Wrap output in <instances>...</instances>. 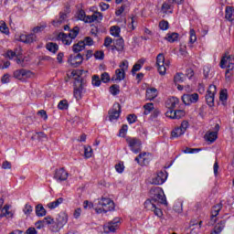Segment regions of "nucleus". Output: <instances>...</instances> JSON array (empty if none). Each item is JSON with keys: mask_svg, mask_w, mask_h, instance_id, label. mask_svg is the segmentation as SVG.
<instances>
[{"mask_svg": "<svg viewBox=\"0 0 234 234\" xmlns=\"http://www.w3.org/2000/svg\"><path fill=\"white\" fill-rule=\"evenodd\" d=\"M45 28H47V25L37 26L33 27L32 32L36 36V34H41Z\"/></svg>", "mask_w": 234, "mask_h": 234, "instance_id": "45", "label": "nucleus"}, {"mask_svg": "<svg viewBox=\"0 0 234 234\" xmlns=\"http://www.w3.org/2000/svg\"><path fill=\"white\" fill-rule=\"evenodd\" d=\"M159 27L161 30H168L169 29V22H167L165 20H162L159 23Z\"/></svg>", "mask_w": 234, "mask_h": 234, "instance_id": "57", "label": "nucleus"}, {"mask_svg": "<svg viewBox=\"0 0 234 234\" xmlns=\"http://www.w3.org/2000/svg\"><path fill=\"white\" fill-rule=\"evenodd\" d=\"M112 45V38L111 37H106L104 39V47L109 48Z\"/></svg>", "mask_w": 234, "mask_h": 234, "instance_id": "62", "label": "nucleus"}, {"mask_svg": "<svg viewBox=\"0 0 234 234\" xmlns=\"http://www.w3.org/2000/svg\"><path fill=\"white\" fill-rule=\"evenodd\" d=\"M43 220L45 224H47L48 226H50L49 227L50 229L52 226H56V221H54V218H52L50 216L44 218Z\"/></svg>", "mask_w": 234, "mask_h": 234, "instance_id": "46", "label": "nucleus"}, {"mask_svg": "<svg viewBox=\"0 0 234 234\" xmlns=\"http://www.w3.org/2000/svg\"><path fill=\"white\" fill-rule=\"evenodd\" d=\"M136 115H134V114H129L128 116H127V122H128V123H130V124H133V123H136Z\"/></svg>", "mask_w": 234, "mask_h": 234, "instance_id": "61", "label": "nucleus"}, {"mask_svg": "<svg viewBox=\"0 0 234 234\" xmlns=\"http://www.w3.org/2000/svg\"><path fill=\"white\" fill-rule=\"evenodd\" d=\"M128 129H129V127L127 126V124H123L122 126V128L120 129L119 136H122V137L125 136Z\"/></svg>", "mask_w": 234, "mask_h": 234, "instance_id": "60", "label": "nucleus"}, {"mask_svg": "<svg viewBox=\"0 0 234 234\" xmlns=\"http://www.w3.org/2000/svg\"><path fill=\"white\" fill-rule=\"evenodd\" d=\"M81 50H85V42L80 41L73 45V52H75V54H79Z\"/></svg>", "mask_w": 234, "mask_h": 234, "instance_id": "35", "label": "nucleus"}, {"mask_svg": "<svg viewBox=\"0 0 234 234\" xmlns=\"http://www.w3.org/2000/svg\"><path fill=\"white\" fill-rule=\"evenodd\" d=\"M180 103V101L176 97H172L166 101L168 108L170 109H176V106Z\"/></svg>", "mask_w": 234, "mask_h": 234, "instance_id": "34", "label": "nucleus"}, {"mask_svg": "<svg viewBox=\"0 0 234 234\" xmlns=\"http://www.w3.org/2000/svg\"><path fill=\"white\" fill-rule=\"evenodd\" d=\"M114 201L109 197H101L95 201V211L99 215L101 213H109L114 211Z\"/></svg>", "mask_w": 234, "mask_h": 234, "instance_id": "2", "label": "nucleus"}, {"mask_svg": "<svg viewBox=\"0 0 234 234\" xmlns=\"http://www.w3.org/2000/svg\"><path fill=\"white\" fill-rule=\"evenodd\" d=\"M167 176H168L167 171L161 170L157 172L155 175H154L150 184L154 186H162V184H165V180H167Z\"/></svg>", "mask_w": 234, "mask_h": 234, "instance_id": "10", "label": "nucleus"}, {"mask_svg": "<svg viewBox=\"0 0 234 234\" xmlns=\"http://www.w3.org/2000/svg\"><path fill=\"white\" fill-rule=\"evenodd\" d=\"M19 41L30 45L31 43H35V41H37V36L33 33L27 35L22 34L20 35Z\"/></svg>", "mask_w": 234, "mask_h": 234, "instance_id": "20", "label": "nucleus"}, {"mask_svg": "<svg viewBox=\"0 0 234 234\" xmlns=\"http://www.w3.org/2000/svg\"><path fill=\"white\" fill-rule=\"evenodd\" d=\"M82 42H84L85 47H92V45H94V40H92V37H86Z\"/></svg>", "mask_w": 234, "mask_h": 234, "instance_id": "59", "label": "nucleus"}, {"mask_svg": "<svg viewBox=\"0 0 234 234\" xmlns=\"http://www.w3.org/2000/svg\"><path fill=\"white\" fill-rule=\"evenodd\" d=\"M218 138V133L217 132H207L205 134V140L207 142H209L210 144H213Z\"/></svg>", "mask_w": 234, "mask_h": 234, "instance_id": "28", "label": "nucleus"}, {"mask_svg": "<svg viewBox=\"0 0 234 234\" xmlns=\"http://www.w3.org/2000/svg\"><path fill=\"white\" fill-rule=\"evenodd\" d=\"M126 143L128 144L131 151L135 154H138L142 151V141L136 137H127Z\"/></svg>", "mask_w": 234, "mask_h": 234, "instance_id": "11", "label": "nucleus"}, {"mask_svg": "<svg viewBox=\"0 0 234 234\" xmlns=\"http://www.w3.org/2000/svg\"><path fill=\"white\" fill-rule=\"evenodd\" d=\"M219 100L222 101V105H226V101H228V90H223L220 91Z\"/></svg>", "mask_w": 234, "mask_h": 234, "instance_id": "44", "label": "nucleus"}, {"mask_svg": "<svg viewBox=\"0 0 234 234\" xmlns=\"http://www.w3.org/2000/svg\"><path fill=\"white\" fill-rule=\"evenodd\" d=\"M35 136H37V140H40V142H45V140H47V134L43 132L37 133Z\"/></svg>", "mask_w": 234, "mask_h": 234, "instance_id": "58", "label": "nucleus"}, {"mask_svg": "<svg viewBox=\"0 0 234 234\" xmlns=\"http://www.w3.org/2000/svg\"><path fill=\"white\" fill-rule=\"evenodd\" d=\"M85 158H90L92 156V148L90 146L84 147Z\"/></svg>", "mask_w": 234, "mask_h": 234, "instance_id": "53", "label": "nucleus"}, {"mask_svg": "<svg viewBox=\"0 0 234 234\" xmlns=\"http://www.w3.org/2000/svg\"><path fill=\"white\" fill-rule=\"evenodd\" d=\"M120 226V218H115L112 221L104 225V233H114Z\"/></svg>", "mask_w": 234, "mask_h": 234, "instance_id": "14", "label": "nucleus"}, {"mask_svg": "<svg viewBox=\"0 0 234 234\" xmlns=\"http://www.w3.org/2000/svg\"><path fill=\"white\" fill-rule=\"evenodd\" d=\"M94 58L95 59H103V58H105V53H103V51H97L94 54Z\"/></svg>", "mask_w": 234, "mask_h": 234, "instance_id": "64", "label": "nucleus"}, {"mask_svg": "<svg viewBox=\"0 0 234 234\" xmlns=\"http://www.w3.org/2000/svg\"><path fill=\"white\" fill-rule=\"evenodd\" d=\"M91 83L93 87H100L101 85V80H100V76L94 75L92 77Z\"/></svg>", "mask_w": 234, "mask_h": 234, "instance_id": "48", "label": "nucleus"}, {"mask_svg": "<svg viewBox=\"0 0 234 234\" xmlns=\"http://www.w3.org/2000/svg\"><path fill=\"white\" fill-rule=\"evenodd\" d=\"M120 32H122V29H120V27L113 26L110 28L111 36H113L114 37H120Z\"/></svg>", "mask_w": 234, "mask_h": 234, "instance_id": "38", "label": "nucleus"}, {"mask_svg": "<svg viewBox=\"0 0 234 234\" xmlns=\"http://www.w3.org/2000/svg\"><path fill=\"white\" fill-rule=\"evenodd\" d=\"M46 48L49 52H52V54H56V52H58V50H59V46H58V44H56L54 42H48L46 45Z\"/></svg>", "mask_w": 234, "mask_h": 234, "instance_id": "33", "label": "nucleus"}, {"mask_svg": "<svg viewBox=\"0 0 234 234\" xmlns=\"http://www.w3.org/2000/svg\"><path fill=\"white\" fill-rule=\"evenodd\" d=\"M37 217H45L47 215V209L43 207L42 204H38L35 207Z\"/></svg>", "mask_w": 234, "mask_h": 234, "instance_id": "31", "label": "nucleus"}, {"mask_svg": "<svg viewBox=\"0 0 234 234\" xmlns=\"http://www.w3.org/2000/svg\"><path fill=\"white\" fill-rule=\"evenodd\" d=\"M58 109L59 111H67L69 109V101L67 100H62L58 104Z\"/></svg>", "mask_w": 234, "mask_h": 234, "instance_id": "43", "label": "nucleus"}, {"mask_svg": "<svg viewBox=\"0 0 234 234\" xmlns=\"http://www.w3.org/2000/svg\"><path fill=\"white\" fill-rule=\"evenodd\" d=\"M157 70L161 76H165L167 67H169V61L165 62V57L164 53H160L156 57Z\"/></svg>", "mask_w": 234, "mask_h": 234, "instance_id": "7", "label": "nucleus"}, {"mask_svg": "<svg viewBox=\"0 0 234 234\" xmlns=\"http://www.w3.org/2000/svg\"><path fill=\"white\" fill-rule=\"evenodd\" d=\"M145 63V59L144 58H140L137 63H135L133 66L132 69V74L133 76H134L138 71H140L142 69V67H144V64Z\"/></svg>", "mask_w": 234, "mask_h": 234, "instance_id": "25", "label": "nucleus"}, {"mask_svg": "<svg viewBox=\"0 0 234 234\" xmlns=\"http://www.w3.org/2000/svg\"><path fill=\"white\" fill-rule=\"evenodd\" d=\"M161 10L164 12V14H166L167 10H171V2H165L162 5Z\"/></svg>", "mask_w": 234, "mask_h": 234, "instance_id": "54", "label": "nucleus"}, {"mask_svg": "<svg viewBox=\"0 0 234 234\" xmlns=\"http://www.w3.org/2000/svg\"><path fill=\"white\" fill-rule=\"evenodd\" d=\"M77 19H79V21H83L84 23H101V21H103V14L95 11L93 15L91 16H87L85 14V11L83 9L78 11L77 13Z\"/></svg>", "mask_w": 234, "mask_h": 234, "instance_id": "4", "label": "nucleus"}, {"mask_svg": "<svg viewBox=\"0 0 234 234\" xmlns=\"http://www.w3.org/2000/svg\"><path fill=\"white\" fill-rule=\"evenodd\" d=\"M166 118H170L171 120H176V111L173 109H170L166 112Z\"/></svg>", "mask_w": 234, "mask_h": 234, "instance_id": "55", "label": "nucleus"}, {"mask_svg": "<svg viewBox=\"0 0 234 234\" xmlns=\"http://www.w3.org/2000/svg\"><path fill=\"white\" fill-rule=\"evenodd\" d=\"M119 67H120V69H118L122 71V72H125L126 70H129V61L128 60H123L122 62H121Z\"/></svg>", "mask_w": 234, "mask_h": 234, "instance_id": "47", "label": "nucleus"}, {"mask_svg": "<svg viewBox=\"0 0 234 234\" xmlns=\"http://www.w3.org/2000/svg\"><path fill=\"white\" fill-rule=\"evenodd\" d=\"M150 197L151 199H147L146 201L151 202L152 204H164L167 206V199L165 198V195L164 194V190L160 186H154L150 189Z\"/></svg>", "mask_w": 234, "mask_h": 234, "instance_id": "3", "label": "nucleus"}, {"mask_svg": "<svg viewBox=\"0 0 234 234\" xmlns=\"http://www.w3.org/2000/svg\"><path fill=\"white\" fill-rule=\"evenodd\" d=\"M145 154H147V153L140 154L137 157H135V162L140 164V160H142L144 165H147V164H149V159L145 158Z\"/></svg>", "mask_w": 234, "mask_h": 234, "instance_id": "37", "label": "nucleus"}, {"mask_svg": "<svg viewBox=\"0 0 234 234\" xmlns=\"http://www.w3.org/2000/svg\"><path fill=\"white\" fill-rule=\"evenodd\" d=\"M16 56H17V53H16V51H13L12 49H8V50L4 54V57H5V58H8V59H14V58H16Z\"/></svg>", "mask_w": 234, "mask_h": 234, "instance_id": "49", "label": "nucleus"}, {"mask_svg": "<svg viewBox=\"0 0 234 234\" xmlns=\"http://www.w3.org/2000/svg\"><path fill=\"white\" fill-rule=\"evenodd\" d=\"M234 8L233 6H227L225 9V18L228 21H233Z\"/></svg>", "mask_w": 234, "mask_h": 234, "instance_id": "32", "label": "nucleus"}, {"mask_svg": "<svg viewBox=\"0 0 234 234\" xmlns=\"http://www.w3.org/2000/svg\"><path fill=\"white\" fill-rule=\"evenodd\" d=\"M67 222H69V216L65 212H60L56 218L55 225L51 227V231H59V229L63 228Z\"/></svg>", "mask_w": 234, "mask_h": 234, "instance_id": "8", "label": "nucleus"}, {"mask_svg": "<svg viewBox=\"0 0 234 234\" xmlns=\"http://www.w3.org/2000/svg\"><path fill=\"white\" fill-rule=\"evenodd\" d=\"M158 96V90L155 88H150L146 90V100H149L150 101L154 100Z\"/></svg>", "mask_w": 234, "mask_h": 234, "instance_id": "26", "label": "nucleus"}, {"mask_svg": "<svg viewBox=\"0 0 234 234\" xmlns=\"http://www.w3.org/2000/svg\"><path fill=\"white\" fill-rule=\"evenodd\" d=\"M0 32H2V34H5L6 36L10 34V29L6 26V23L3 20L0 21Z\"/></svg>", "mask_w": 234, "mask_h": 234, "instance_id": "41", "label": "nucleus"}, {"mask_svg": "<svg viewBox=\"0 0 234 234\" xmlns=\"http://www.w3.org/2000/svg\"><path fill=\"white\" fill-rule=\"evenodd\" d=\"M123 80H125V71L117 69L115 70V75L112 78V81L119 83L120 81H123Z\"/></svg>", "mask_w": 234, "mask_h": 234, "instance_id": "23", "label": "nucleus"}, {"mask_svg": "<svg viewBox=\"0 0 234 234\" xmlns=\"http://www.w3.org/2000/svg\"><path fill=\"white\" fill-rule=\"evenodd\" d=\"M220 67L221 69H228L225 73V80L227 83H229V81H231V76H233L231 70L234 69V58L231 56L223 57L220 61Z\"/></svg>", "mask_w": 234, "mask_h": 234, "instance_id": "5", "label": "nucleus"}, {"mask_svg": "<svg viewBox=\"0 0 234 234\" xmlns=\"http://www.w3.org/2000/svg\"><path fill=\"white\" fill-rule=\"evenodd\" d=\"M113 44L117 47V52H123L125 50V41L123 38L120 37L113 40Z\"/></svg>", "mask_w": 234, "mask_h": 234, "instance_id": "24", "label": "nucleus"}, {"mask_svg": "<svg viewBox=\"0 0 234 234\" xmlns=\"http://www.w3.org/2000/svg\"><path fill=\"white\" fill-rule=\"evenodd\" d=\"M110 92L112 96H118L120 94V85L113 84L110 87Z\"/></svg>", "mask_w": 234, "mask_h": 234, "instance_id": "42", "label": "nucleus"}, {"mask_svg": "<svg viewBox=\"0 0 234 234\" xmlns=\"http://www.w3.org/2000/svg\"><path fill=\"white\" fill-rule=\"evenodd\" d=\"M83 72H85L83 69H74L71 72V76L75 80L73 95L77 101L81 100L85 92H87L85 90V82H83V79H81Z\"/></svg>", "mask_w": 234, "mask_h": 234, "instance_id": "1", "label": "nucleus"}, {"mask_svg": "<svg viewBox=\"0 0 234 234\" xmlns=\"http://www.w3.org/2000/svg\"><path fill=\"white\" fill-rule=\"evenodd\" d=\"M215 94H217V86L210 85L206 94V101L208 107L215 105Z\"/></svg>", "mask_w": 234, "mask_h": 234, "instance_id": "13", "label": "nucleus"}, {"mask_svg": "<svg viewBox=\"0 0 234 234\" xmlns=\"http://www.w3.org/2000/svg\"><path fill=\"white\" fill-rule=\"evenodd\" d=\"M60 204H63V197H59L56 201L48 203L47 206L48 209H56V207H58Z\"/></svg>", "mask_w": 234, "mask_h": 234, "instance_id": "36", "label": "nucleus"}, {"mask_svg": "<svg viewBox=\"0 0 234 234\" xmlns=\"http://www.w3.org/2000/svg\"><path fill=\"white\" fill-rule=\"evenodd\" d=\"M144 114L147 116V114H151V111L154 110V104L153 102L146 103L144 104Z\"/></svg>", "mask_w": 234, "mask_h": 234, "instance_id": "39", "label": "nucleus"}, {"mask_svg": "<svg viewBox=\"0 0 234 234\" xmlns=\"http://www.w3.org/2000/svg\"><path fill=\"white\" fill-rule=\"evenodd\" d=\"M179 34L178 33H167L166 36L165 37V39L166 41H168V43H175L176 41H178V37H179Z\"/></svg>", "mask_w": 234, "mask_h": 234, "instance_id": "29", "label": "nucleus"}, {"mask_svg": "<svg viewBox=\"0 0 234 234\" xmlns=\"http://www.w3.org/2000/svg\"><path fill=\"white\" fill-rule=\"evenodd\" d=\"M144 207L146 209H150L151 211H153L154 213V216L158 217L159 218H161V217H163L164 215V212H162V209L158 208L156 207V204H153L151 201H145Z\"/></svg>", "mask_w": 234, "mask_h": 234, "instance_id": "18", "label": "nucleus"}, {"mask_svg": "<svg viewBox=\"0 0 234 234\" xmlns=\"http://www.w3.org/2000/svg\"><path fill=\"white\" fill-rule=\"evenodd\" d=\"M186 112L183 110H176V120H180Z\"/></svg>", "mask_w": 234, "mask_h": 234, "instance_id": "63", "label": "nucleus"}, {"mask_svg": "<svg viewBox=\"0 0 234 234\" xmlns=\"http://www.w3.org/2000/svg\"><path fill=\"white\" fill-rule=\"evenodd\" d=\"M78 34H80V27H75L69 31L68 35L65 33H59L58 35V38L60 39L64 45L69 46L72 44L73 39L78 37Z\"/></svg>", "mask_w": 234, "mask_h": 234, "instance_id": "6", "label": "nucleus"}, {"mask_svg": "<svg viewBox=\"0 0 234 234\" xmlns=\"http://www.w3.org/2000/svg\"><path fill=\"white\" fill-rule=\"evenodd\" d=\"M101 81H102V83H109V81H111V76L109 75V73H102L101 75Z\"/></svg>", "mask_w": 234, "mask_h": 234, "instance_id": "52", "label": "nucleus"}, {"mask_svg": "<svg viewBox=\"0 0 234 234\" xmlns=\"http://www.w3.org/2000/svg\"><path fill=\"white\" fill-rule=\"evenodd\" d=\"M224 228H226V221L221 220L214 227V230L210 234H220Z\"/></svg>", "mask_w": 234, "mask_h": 234, "instance_id": "27", "label": "nucleus"}, {"mask_svg": "<svg viewBox=\"0 0 234 234\" xmlns=\"http://www.w3.org/2000/svg\"><path fill=\"white\" fill-rule=\"evenodd\" d=\"M53 178L57 182H65L67 180V178H69V172H67V170H65V168L56 169Z\"/></svg>", "mask_w": 234, "mask_h": 234, "instance_id": "15", "label": "nucleus"}, {"mask_svg": "<svg viewBox=\"0 0 234 234\" xmlns=\"http://www.w3.org/2000/svg\"><path fill=\"white\" fill-rule=\"evenodd\" d=\"M175 83H184V73H177L174 77Z\"/></svg>", "mask_w": 234, "mask_h": 234, "instance_id": "51", "label": "nucleus"}, {"mask_svg": "<svg viewBox=\"0 0 234 234\" xmlns=\"http://www.w3.org/2000/svg\"><path fill=\"white\" fill-rule=\"evenodd\" d=\"M115 171H117V173H123V171H125V165H123V163H119L115 165Z\"/></svg>", "mask_w": 234, "mask_h": 234, "instance_id": "56", "label": "nucleus"}, {"mask_svg": "<svg viewBox=\"0 0 234 234\" xmlns=\"http://www.w3.org/2000/svg\"><path fill=\"white\" fill-rule=\"evenodd\" d=\"M120 114H122V106L120 105V103L113 104L112 109L109 111L110 122H114V120H118V118H120Z\"/></svg>", "mask_w": 234, "mask_h": 234, "instance_id": "16", "label": "nucleus"}, {"mask_svg": "<svg viewBox=\"0 0 234 234\" xmlns=\"http://www.w3.org/2000/svg\"><path fill=\"white\" fill-rule=\"evenodd\" d=\"M69 63L74 68L80 67L83 63V55L78 53L77 55H71L69 58Z\"/></svg>", "mask_w": 234, "mask_h": 234, "instance_id": "19", "label": "nucleus"}, {"mask_svg": "<svg viewBox=\"0 0 234 234\" xmlns=\"http://www.w3.org/2000/svg\"><path fill=\"white\" fill-rule=\"evenodd\" d=\"M189 127V122L187 121H183L180 126L176 127L172 133V138H180L183 134H186L187 128Z\"/></svg>", "mask_w": 234, "mask_h": 234, "instance_id": "12", "label": "nucleus"}, {"mask_svg": "<svg viewBox=\"0 0 234 234\" xmlns=\"http://www.w3.org/2000/svg\"><path fill=\"white\" fill-rule=\"evenodd\" d=\"M32 211H34V207L27 203L23 208V213L26 215V217H30L32 215Z\"/></svg>", "mask_w": 234, "mask_h": 234, "instance_id": "40", "label": "nucleus"}, {"mask_svg": "<svg viewBox=\"0 0 234 234\" xmlns=\"http://www.w3.org/2000/svg\"><path fill=\"white\" fill-rule=\"evenodd\" d=\"M9 209H10V207H8V205H5L2 208L0 218H3V217H5L6 218H12V217H14V214L11 211H9Z\"/></svg>", "mask_w": 234, "mask_h": 234, "instance_id": "30", "label": "nucleus"}, {"mask_svg": "<svg viewBox=\"0 0 234 234\" xmlns=\"http://www.w3.org/2000/svg\"><path fill=\"white\" fill-rule=\"evenodd\" d=\"M189 43H191V45H193V43H195L197 41V33L195 32V29H190L189 31Z\"/></svg>", "mask_w": 234, "mask_h": 234, "instance_id": "50", "label": "nucleus"}, {"mask_svg": "<svg viewBox=\"0 0 234 234\" xmlns=\"http://www.w3.org/2000/svg\"><path fill=\"white\" fill-rule=\"evenodd\" d=\"M13 76L16 78V80H19L20 81L25 82L27 80L34 78V72L26 69H21L15 70Z\"/></svg>", "mask_w": 234, "mask_h": 234, "instance_id": "9", "label": "nucleus"}, {"mask_svg": "<svg viewBox=\"0 0 234 234\" xmlns=\"http://www.w3.org/2000/svg\"><path fill=\"white\" fill-rule=\"evenodd\" d=\"M68 17L69 16L66 13L60 12L59 16L52 21V25L54 27H59V25H61L62 23H65L67 21Z\"/></svg>", "mask_w": 234, "mask_h": 234, "instance_id": "22", "label": "nucleus"}, {"mask_svg": "<svg viewBox=\"0 0 234 234\" xmlns=\"http://www.w3.org/2000/svg\"><path fill=\"white\" fill-rule=\"evenodd\" d=\"M198 93L184 94L182 96V101L185 105H191L192 103H197L198 101Z\"/></svg>", "mask_w": 234, "mask_h": 234, "instance_id": "17", "label": "nucleus"}, {"mask_svg": "<svg viewBox=\"0 0 234 234\" xmlns=\"http://www.w3.org/2000/svg\"><path fill=\"white\" fill-rule=\"evenodd\" d=\"M222 209V203H219L212 207L211 210V218H210V226L217 223V216L220 213Z\"/></svg>", "mask_w": 234, "mask_h": 234, "instance_id": "21", "label": "nucleus"}]
</instances>
